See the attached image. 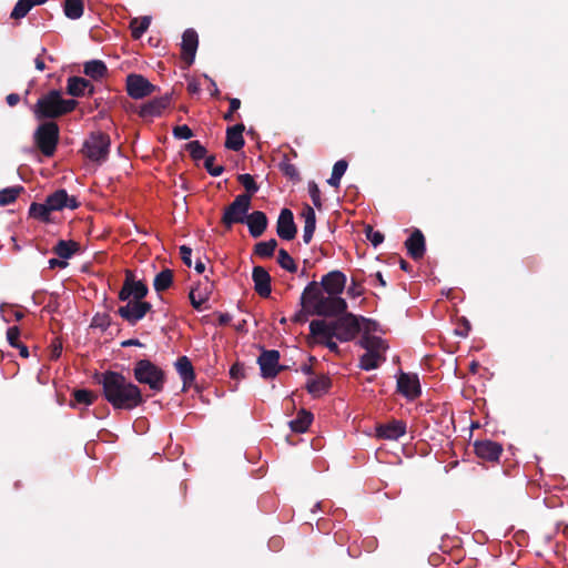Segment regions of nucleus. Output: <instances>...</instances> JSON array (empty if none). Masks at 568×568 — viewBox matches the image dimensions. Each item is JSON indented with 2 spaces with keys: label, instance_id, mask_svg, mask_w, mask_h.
Masks as SVG:
<instances>
[{
  "label": "nucleus",
  "instance_id": "3c124183",
  "mask_svg": "<svg viewBox=\"0 0 568 568\" xmlns=\"http://www.w3.org/2000/svg\"><path fill=\"white\" fill-rule=\"evenodd\" d=\"M366 239L373 244V246H378L384 241V234L379 231H375L373 226L367 225L365 227Z\"/></svg>",
  "mask_w": 568,
  "mask_h": 568
},
{
  "label": "nucleus",
  "instance_id": "bb28decb",
  "mask_svg": "<svg viewBox=\"0 0 568 568\" xmlns=\"http://www.w3.org/2000/svg\"><path fill=\"white\" fill-rule=\"evenodd\" d=\"M332 387V381L327 375H320L307 381L306 389L313 397H320Z\"/></svg>",
  "mask_w": 568,
  "mask_h": 568
},
{
  "label": "nucleus",
  "instance_id": "8fccbe9b",
  "mask_svg": "<svg viewBox=\"0 0 568 568\" xmlns=\"http://www.w3.org/2000/svg\"><path fill=\"white\" fill-rule=\"evenodd\" d=\"M111 325V317L108 313H97L91 321V327L106 331Z\"/></svg>",
  "mask_w": 568,
  "mask_h": 568
},
{
  "label": "nucleus",
  "instance_id": "473e14b6",
  "mask_svg": "<svg viewBox=\"0 0 568 568\" xmlns=\"http://www.w3.org/2000/svg\"><path fill=\"white\" fill-rule=\"evenodd\" d=\"M313 415L312 413L301 409L297 413L296 418L290 422V427L294 433H305L310 425L312 424Z\"/></svg>",
  "mask_w": 568,
  "mask_h": 568
},
{
  "label": "nucleus",
  "instance_id": "4c0bfd02",
  "mask_svg": "<svg viewBox=\"0 0 568 568\" xmlns=\"http://www.w3.org/2000/svg\"><path fill=\"white\" fill-rule=\"evenodd\" d=\"M63 11L71 20L81 18L84 11L83 0H64Z\"/></svg>",
  "mask_w": 568,
  "mask_h": 568
},
{
  "label": "nucleus",
  "instance_id": "774afa93",
  "mask_svg": "<svg viewBox=\"0 0 568 568\" xmlns=\"http://www.w3.org/2000/svg\"><path fill=\"white\" fill-rule=\"evenodd\" d=\"M361 321H363L366 325H365V329L367 332L369 331H376L377 329V323L373 320H369V318H365V317H358Z\"/></svg>",
  "mask_w": 568,
  "mask_h": 568
},
{
  "label": "nucleus",
  "instance_id": "c03bdc74",
  "mask_svg": "<svg viewBox=\"0 0 568 568\" xmlns=\"http://www.w3.org/2000/svg\"><path fill=\"white\" fill-rule=\"evenodd\" d=\"M22 191L21 185L0 190V205L6 206L13 203Z\"/></svg>",
  "mask_w": 568,
  "mask_h": 568
},
{
  "label": "nucleus",
  "instance_id": "ddd939ff",
  "mask_svg": "<svg viewBox=\"0 0 568 568\" xmlns=\"http://www.w3.org/2000/svg\"><path fill=\"white\" fill-rule=\"evenodd\" d=\"M397 392L408 399H416L420 396L422 389L418 376L402 372L397 378Z\"/></svg>",
  "mask_w": 568,
  "mask_h": 568
},
{
  "label": "nucleus",
  "instance_id": "393cba45",
  "mask_svg": "<svg viewBox=\"0 0 568 568\" xmlns=\"http://www.w3.org/2000/svg\"><path fill=\"white\" fill-rule=\"evenodd\" d=\"M67 93L72 97L94 94V85L85 78L70 77L67 83Z\"/></svg>",
  "mask_w": 568,
  "mask_h": 568
},
{
  "label": "nucleus",
  "instance_id": "72a5a7b5",
  "mask_svg": "<svg viewBox=\"0 0 568 568\" xmlns=\"http://www.w3.org/2000/svg\"><path fill=\"white\" fill-rule=\"evenodd\" d=\"M80 248L78 242L60 240L53 247V253L60 258L68 260Z\"/></svg>",
  "mask_w": 568,
  "mask_h": 568
},
{
  "label": "nucleus",
  "instance_id": "79ce46f5",
  "mask_svg": "<svg viewBox=\"0 0 568 568\" xmlns=\"http://www.w3.org/2000/svg\"><path fill=\"white\" fill-rule=\"evenodd\" d=\"M50 213L51 210L47 206V202H33L29 207V215L42 222H48L50 220Z\"/></svg>",
  "mask_w": 568,
  "mask_h": 568
},
{
  "label": "nucleus",
  "instance_id": "4468645a",
  "mask_svg": "<svg viewBox=\"0 0 568 568\" xmlns=\"http://www.w3.org/2000/svg\"><path fill=\"white\" fill-rule=\"evenodd\" d=\"M346 281V275L343 272L335 270L323 275L320 285L327 295L339 296L345 288Z\"/></svg>",
  "mask_w": 568,
  "mask_h": 568
},
{
  "label": "nucleus",
  "instance_id": "412c9836",
  "mask_svg": "<svg viewBox=\"0 0 568 568\" xmlns=\"http://www.w3.org/2000/svg\"><path fill=\"white\" fill-rule=\"evenodd\" d=\"M405 247L408 255L414 260L418 261L423 258L426 251L425 236L420 230L415 229L410 236L405 241Z\"/></svg>",
  "mask_w": 568,
  "mask_h": 568
},
{
  "label": "nucleus",
  "instance_id": "b1692460",
  "mask_svg": "<svg viewBox=\"0 0 568 568\" xmlns=\"http://www.w3.org/2000/svg\"><path fill=\"white\" fill-rule=\"evenodd\" d=\"M323 292L324 291L318 282L312 281L311 283H308L300 298L302 307L305 310H314V305H316V303H320V300L324 297Z\"/></svg>",
  "mask_w": 568,
  "mask_h": 568
},
{
  "label": "nucleus",
  "instance_id": "0e129e2a",
  "mask_svg": "<svg viewBox=\"0 0 568 568\" xmlns=\"http://www.w3.org/2000/svg\"><path fill=\"white\" fill-rule=\"evenodd\" d=\"M47 52V49L45 48H41V53L34 59V65H36V69L39 70V71H44L45 70V63H44V60L42 59V55Z\"/></svg>",
  "mask_w": 568,
  "mask_h": 568
},
{
  "label": "nucleus",
  "instance_id": "69168bd1",
  "mask_svg": "<svg viewBox=\"0 0 568 568\" xmlns=\"http://www.w3.org/2000/svg\"><path fill=\"white\" fill-rule=\"evenodd\" d=\"M61 353H62V344L61 343L52 344V349H51V355H50L51 359L57 361L61 356Z\"/></svg>",
  "mask_w": 568,
  "mask_h": 568
},
{
  "label": "nucleus",
  "instance_id": "680f3d73",
  "mask_svg": "<svg viewBox=\"0 0 568 568\" xmlns=\"http://www.w3.org/2000/svg\"><path fill=\"white\" fill-rule=\"evenodd\" d=\"M180 255H181V258H182L183 263L187 267H191V265H192V260H191L192 250H191V247H189L186 245L180 246Z\"/></svg>",
  "mask_w": 568,
  "mask_h": 568
},
{
  "label": "nucleus",
  "instance_id": "13d9d810",
  "mask_svg": "<svg viewBox=\"0 0 568 568\" xmlns=\"http://www.w3.org/2000/svg\"><path fill=\"white\" fill-rule=\"evenodd\" d=\"M364 290L361 284L356 281L355 277H352V283L347 288V295L352 298L359 297L363 294Z\"/></svg>",
  "mask_w": 568,
  "mask_h": 568
},
{
  "label": "nucleus",
  "instance_id": "1a4fd4ad",
  "mask_svg": "<svg viewBox=\"0 0 568 568\" xmlns=\"http://www.w3.org/2000/svg\"><path fill=\"white\" fill-rule=\"evenodd\" d=\"M149 293V288L142 281H136L135 275L131 270H125V278L122 288L119 292V300L136 301L143 300Z\"/></svg>",
  "mask_w": 568,
  "mask_h": 568
},
{
  "label": "nucleus",
  "instance_id": "6e6d98bb",
  "mask_svg": "<svg viewBox=\"0 0 568 568\" xmlns=\"http://www.w3.org/2000/svg\"><path fill=\"white\" fill-rule=\"evenodd\" d=\"M20 335L21 331L19 326H11L7 331V341L10 344V346L14 347L20 342Z\"/></svg>",
  "mask_w": 568,
  "mask_h": 568
},
{
  "label": "nucleus",
  "instance_id": "39448f33",
  "mask_svg": "<svg viewBox=\"0 0 568 568\" xmlns=\"http://www.w3.org/2000/svg\"><path fill=\"white\" fill-rule=\"evenodd\" d=\"M60 129L53 121H45L41 123L33 134V140L37 148L44 156H52L59 143Z\"/></svg>",
  "mask_w": 568,
  "mask_h": 568
},
{
  "label": "nucleus",
  "instance_id": "e2e57ef3",
  "mask_svg": "<svg viewBox=\"0 0 568 568\" xmlns=\"http://www.w3.org/2000/svg\"><path fill=\"white\" fill-rule=\"evenodd\" d=\"M311 312H312V308H310V310H305V308H303V307H302V310H301V311H298V312L293 316L292 321H293L294 323H300V324L305 323V322L307 321L308 315H312V314H311Z\"/></svg>",
  "mask_w": 568,
  "mask_h": 568
},
{
  "label": "nucleus",
  "instance_id": "a211bd4d",
  "mask_svg": "<svg viewBox=\"0 0 568 568\" xmlns=\"http://www.w3.org/2000/svg\"><path fill=\"white\" fill-rule=\"evenodd\" d=\"M47 206L52 211H61L65 207L75 210L79 202L74 196H69L64 189H59L45 199Z\"/></svg>",
  "mask_w": 568,
  "mask_h": 568
},
{
  "label": "nucleus",
  "instance_id": "603ef678",
  "mask_svg": "<svg viewBox=\"0 0 568 568\" xmlns=\"http://www.w3.org/2000/svg\"><path fill=\"white\" fill-rule=\"evenodd\" d=\"M215 156L209 155L205 158L204 168L212 176H220L224 172L223 165H214Z\"/></svg>",
  "mask_w": 568,
  "mask_h": 568
},
{
  "label": "nucleus",
  "instance_id": "49530a36",
  "mask_svg": "<svg viewBox=\"0 0 568 568\" xmlns=\"http://www.w3.org/2000/svg\"><path fill=\"white\" fill-rule=\"evenodd\" d=\"M281 172L293 181L300 180V173L294 164L290 162L287 154H284L283 160L278 164Z\"/></svg>",
  "mask_w": 568,
  "mask_h": 568
},
{
  "label": "nucleus",
  "instance_id": "a18cd8bd",
  "mask_svg": "<svg viewBox=\"0 0 568 568\" xmlns=\"http://www.w3.org/2000/svg\"><path fill=\"white\" fill-rule=\"evenodd\" d=\"M185 150L194 161H200L206 158V149L197 140L186 143Z\"/></svg>",
  "mask_w": 568,
  "mask_h": 568
},
{
  "label": "nucleus",
  "instance_id": "37998d69",
  "mask_svg": "<svg viewBox=\"0 0 568 568\" xmlns=\"http://www.w3.org/2000/svg\"><path fill=\"white\" fill-rule=\"evenodd\" d=\"M347 166L348 163L346 160H338L333 166L332 174L331 178L327 180V183L331 186L338 187L341 184V179L346 172Z\"/></svg>",
  "mask_w": 568,
  "mask_h": 568
},
{
  "label": "nucleus",
  "instance_id": "f8f14e48",
  "mask_svg": "<svg viewBox=\"0 0 568 568\" xmlns=\"http://www.w3.org/2000/svg\"><path fill=\"white\" fill-rule=\"evenodd\" d=\"M280 352L276 349H263L257 358L261 368V375L265 379H271L284 368L280 366Z\"/></svg>",
  "mask_w": 568,
  "mask_h": 568
},
{
  "label": "nucleus",
  "instance_id": "f3484780",
  "mask_svg": "<svg viewBox=\"0 0 568 568\" xmlns=\"http://www.w3.org/2000/svg\"><path fill=\"white\" fill-rule=\"evenodd\" d=\"M474 450L478 458L486 462H498L503 453V446L496 442L485 439L474 443Z\"/></svg>",
  "mask_w": 568,
  "mask_h": 568
},
{
  "label": "nucleus",
  "instance_id": "0eeeda50",
  "mask_svg": "<svg viewBox=\"0 0 568 568\" xmlns=\"http://www.w3.org/2000/svg\"><path fill=\"white\" fill-rule=\"evenodd\" d=\"M250 209L248 196H235L234 201L225 206L221 223L226 230H231L234 224L245 222Z\"/></svg>",
  "mask_w": 568,
  "mask_h": 568
},
{
  "label": "nucleus",
  "instance_id": "09e8293b",
  "mask_svg": "<svg viewBox=\"0 0 568 568\" xmlns=\"http://www.w3.org/2000/svg\"><path fill=\"white\" fill-rule=\"evenodd\" d=\"M29 3V0H18L16 6L13 7V10L11 11L10 17L16 20L24 18L32 9V7Z\"/></svg>",
  "mask_w": 568,
  "mask_h": 568
},
{
  "label": "nucleus",
  "instance_id": "58836bf2",
  "mask_svg": "<svg viewBox=\"0 0 568 568\" xmlns=\"http://www.w3.org/2000/svg\"><path fill=\"white\" fill-rule=\"evenodd\" d=\"M237 181L245 189V193L239 194L237 196H248V202H252V197L258 191V184L255 182L254 178L248 173H244L237 176Z\"/></svg>",
  "mask_w": 568,
  "mask_h": 568
},
{
  "label": "nucleus",
  "instance_id": "423d86ee",
  "mask_svg": "<svg viewBox=\"0 0 568 568\" xmlns=\"http://www.w3.org/2000/svg\"><path fill=\"white\" fill-rule=\"evenodd\" d=\"M111 140L106 133L92 132L84 141L81 152L92 162H104L110 153Z\"/></svg>",
  "mask_w": 568,
  "mask_h": 568
},
{
  "label": "nucleus",
  "instance_id": "bf43d9fd",
  "mask_svg": "<svg viewBox=\"0 0 568 568\" xmlns=\"http://www.w3.org/2000/svg\"><path fill=\"white\" fill-rule=\"evenodd\" d=\"M317 343L326 346L332 353L338 354L339 347L336 342L333 341L334 337H315Z\"/></svg>",
  "mask_w": 568,
  "mask_h": 568
},
{
  "label": "nucleus",
  "instance_id": "e433bc0d",
  "mask_svg": "<svg viewBox=\"0 0 568 568\" xmlns=\"http://www.w3.org/2000/svg\"><path fill=\"white\" fill-rule=\"evenodd\" d=\"M151 24V18L145 16L134 18L130 21L131 36L134 40L140 39Z\"/></svg>",
  "mask_w": 568,
  "mask_h": 568
},
{
  "label": "nucleus",
  "instance_id": "c756f323",
  "mask_svg": "<svg viewBox=\"0 0 568 568\" xmlns=\"http://www.w3.org/2000/svg\"><path fill=\"white\" fill-rule=\"evenodd\" d=\"M83 72L92 80L99 81L108 75V68L102 60H90L83 64Z\"/></svg>",
  "mask_w": 568,
  "mask_h": 568
},
{
  "label": "nucleus",
  "instance_id": "f704fd0d",
  "mask_svg": "<svg viewBox=\"0 0 568 568\" xmlns=\"http://www.w3.org/2000/svg\"><path fill=\"white\" fill-rule=\"evenodd\" d=\"M174 274L170 268H164L158 273L153 281L154 290L160 293L169 290L173 284Z\"/></svg>",
  "mask_w": 568,
  "mask_h": 568
},
{
  "label": "nucleus",
  "instance_id": "cd10ccee",
  "mask_svg": "<svg viewBox=\"0 0 568 568\" xmlns=\"http://www.w3.org/2000/svg\"><path fill=\"white\" fill-rule=\"evenodd\" d=\"M205 287L203 290H201L199 285L192 288L189 294L191 305L197 311H200L202 304L209 300V296L213 290V283H210L207 277H205Z\"/></svg>",
  "mask_w": 568,
  "mask_h": 568
},
{
  "label": "nucleus",
  "instance_id": "7c9ffc66",
  "mask_svg": "<svg viewBox=\"0 0 568 568\" xmlns=\"http://www.w3.org/2000/svg\"><path fill=\"white\" fill-rule=\"evenodd\" d=\"M302 216L304 217V231H303V241L308 244L314 235L316 229V215L313 207L310 205H305L302 212Z\"/></svg>",
  "mask_w": 568,
  "mask_h": 568
},
{
  "label": "nucleus",
  "instance_id": "864d4df0",
  "mask_svg": "<svg viewBox=\"0 0 568 568\" xmlns=\"http://www.w3.org/2000/svg\"><path fill=\"white\" fill-rule=\"evenodd\" d=\"M308 192H310V196L312 199L313 204L317 209L321 210L322 209L321 191H320L318 185L314 181L308 183Z\"/></svg>",
  "mask_w": 568,
  "mask_h": 568
},
{
  "label": "nucleus",
  "instance_id": "6ab92c4d",
  "mask_svg": "<svg viewBox=\"0 0 568 568\" xmlns=\"http://www.w3.org/2000/svg\"><path fill=\"white\" fill-rule=\"evenodd\" d=\"M199 45V37L195 30L187 29L183 32L181 43V59L191 65L194 62Z\"/></svg>",
  "mask_w": 568,
  "mask_h": 568
},
{
  "label": "nucleus",
  "instance_id": "6e6552de",
  "mask_svg": "<svg viewBox=\"0 0 568 568\" xmlns=\"http://www.w3.org/2000/svg\"><path fill=\"white\" fill-rule=\"evenodd\" d=\"M347 310V303L344 298L335 295H327L314 305L311 314L322 317H337Z\"/></svg>",
  "mask_w": 568,
  "mask_h": 568
},
{
  "label": "nucleus",
  "instance_id": "aec40b11",
  "mask_svg": "<svg viewBox=\"0 0 568 568\" xmlns=\"http://www.w3.org/2000/svg\"><path fill=\"white\" fill-rule=\"evenodd\" d=\"M406 434V423L398 419H393L386 424L376 426V437L386 440H397Z\"/></svg>",
  "mask_w": 568,
  "mask_h": 568
},
{
  "label": "nucleus",
  "instance_id": "a19ab883",
  "mask_svg": "<svg viewBox=\"0 0 568 568\" xmlns=\"http://www.w3.org/2000/svg\"><path fill=\"white\" fill-rule=\"evenodd\" d=\"M98 398V395L89 389H75L73 392V402L71 406H75L77 404H82L85 406L92 405Z\"/></svg>",
  "mask_w": 568,
  "mask_h": 568
},
{
  "label": "nucleus",
  "instance_id": "052dcab7",
  "mask_svg": "<svg viewBox=\"0 0 568 568\" xmlns=\"http://www.w3.org/2000/svg\"><path fill=\"white\" fill-rule=\"evenodd\" d=\"M230 376L233 379L245 378V367L241 363H235L230 369Z\"/></svg>",
  "mask_w": 568,
  "mask_h": 568
},
{
  "label": "nucleus",
  "instance_id": "dca6fc26",
  "mask_svg": "<svg viewBox=\"0 0 568 568\" xmlns=\"http://www.w3.org/2000/svg\"><path fill=\"white\" fill-rule=\"evenodd\" d=\"M276 233L278 237L285 241H291L295 239L297 233L296 224L294 223V215L290 209H282L280 212L277 223H276Z\"/></svg>",
  "mask_w": 568,
  "mask_h": 568
},
{
  "label": "nucleus",
  "instance_id": "de8ad7c7",
  "mask_svg": "<svg viewBox=\"0 0 568 568\" xmlns=\"http://www.w3.org/2000/svg\"><path fill=\"white\" fill-rule=\"evenodd\" d=\"M277 263L282 268L286 270L287 272L295 273L297 271V265L295 261L284 248H281L278 251Z\"/></svg>",
  "mask_w": 568,
  "mask_h": 568
},
{
  "label": "nucleus",
  "instance_id": "338daca9",
  "mask_svg": "<svg viewBox=\"0 0 568 568\" xmlns=\"http://www.w3.org/2000/svg\"><path fill=\"white\" fill-rule=\"evenodd\" d=\"M6 101L10 106H16L20 102V95L18 93H10L7 95Z\"/></svg>",
  "mask_w": 568,
  "mask_h": 568
},
{
  "label": "nucleus",
  "instance_id": "4d7b16f0",
  "mask_svg": "<svg viewBox=\"0 0 568 568\" xmlns=\"http://www.w3.org/2000/svg\"><path fill=\"white\" fill-rule=\"evenodd\" d=\"M230 108L229 111L223 115V119L227 122L234 120V112L241 108V100L237 98H229Z\"/></svg>",
  "mask_w": 568,
  "mask_h": 568
},
{
  "label": "nucleus",
  "instance_id": "ea45409f",
  "mask_svg": "<svg viewBox=\"0 0 568 568\" xmlns=\"http://www.w3.org/2000/svg\"><path fill=\"white\" fill-rule=\"evenodd\" d=\"M277 247V241L271 239L268 241L258 242L254 246V253L262 258H270L273 256Z\"/></svg>",
  "mask_w": 568,
  "mask_h": 568
},
{
  "label": "nucleus",
  "instance_id": "5701e85b",
  "mask_svg": "<svg viewBox=\"0 0 568 568\" xmlns=\"http://www.w3.org/2000/svg\"><path fill=\"white\" fill-rule=\"evenodd\" d=\"M244 223L247 225L251 236L257 239L266 231L268 220L264 212L253 211L247 214Z\"/></svg>",
  "mask_w": 568,
  "mask_h": 568
},
{
  "label": "nucleus",
  "instance_id": "c85d7f7f",
  "mask_svg": "<svg viewBox=\"0 0 568 568\" xmlns=\"http://www.w3.org/2000/svg\"><path fill=\"white\" fill-rule=\"evenodd\" d=\"M175 368H176L180 377L183 381L184 387L191 385L194 382L195 373H194L193 365H192L191 361L189 359V357H186V356L179 357L175 363Z\"/></svg>",
  "mask_w": 568,
  "mask_h": 568
},
{
  "label": "nucleus",
  "instance_id": "4be33fe9",
  "mask_svg": "<svg viewBox=\"0 0 568 568\" xmlns=\"http://www.w3.org/2000/svg\"><path fill=\"white\" fill-rule=\"evenodd\" d=\"M254 290L261 297H268L272 292L271 275L262 266H254L252 271Z\"/></svg>",
  "mask_w": 568,
  "mask_h": 568
},
{
  "label": "nucleus",
  "instance_id": "9b49d317",
  "mask_svg": "<svg viewBox=\"0 0 568 568\" xmlns=\"http://www.w3.org/2000/svg\"><path fill=\"white\" fill-rule=\"evenodd\" d=\"M125 84L128 95L134 100L149 97L156 89L146 78L136 73L129 74Z\"/></svg>",
  "mask_w": 568,
  "mask_h": 568
},
{
  "label": "nucleus",
  "instance_id": "a878e982",
  "mask_svg": "<svg viewBox=\"0 0 568 568\" xmlns=\"http://www.w3.org/2000/svg\"><path fill=\"white\" fill-rule=\"evenodd\" d=\"M245 126L243 123L235 124L233 126H229L226 129V139H225V148L232 151H240L244 144L243 132Z\"/></svg>",
  "mask_w": 568,
  "mask_h": 568
},
{
  "label": "nucleus",
  "instance_id": "20e7f679",
  "mask_svg": "<svg viewBox=\"0 0 568 568\" xmlns=\"http://www.w3.org/2000/svg\"><path fill=\"white\" fill-rule=\"evenodd\" d=\"M133 376L140 384L148 385L152 390L162 392L165 384V373L149 359H139L133 368Z\"/></svg>",
  "mask_w": 568,
  "mask_h": 568
},
{
  "label": "nucleus",
  "instance_id": "2f4dec72",
  "mask_svg": "<svg viewBox=\"0 0 568 568\" xmlns=\"http://www.w3.org/2000/svg\"><path fill=\"white\" fill-rule=\"evenodd\" d=\"M359 345L366 349V352L383 354L387 349V345L385 341L378 336L367 335L365 334L361 341Z\"/></svg>",
  "mask_w": 568,
  "mask_h": 568
},
{
  "label": "nucleus",
  "instance_id": "2eb2a0df",
  "mask_svg": "<svg viewBox=\"0 0 568 568\" xmlns=\"http://www.w3.org/2000/svg\"><path fill=\"white\" fill-rule=\"evenodd\" d=\"M172 95L165 93L162 97L154 98L146 103L142 104L138 111V114L143 119H152L160 116L165 109L171 104Z\"/></svg>",
  "mask_w": 568,
  "mask_h": 568
},
{
  "label": "nucleus",
  "instance_id": "5fc2aeb1",
  "mask_svg": "<svg viewBox=\"0 0 568 568\" xmlns=\"http://www.w3.org/2000/svg\"><path fill=\"white\" fill-rule=\"evenodd\" d=\"M173 136L180 140H189L193 136V131L186 125H178L173 128Z\"/></svg>",
  "mask_w": 568,
  "mask_h": 568
},
{
  "label": "nucleus",
  "instance_id": "c9c22d12",
  "mask_svg": "<svg viewBox=\"0 0 568 568\" xmlns=\"http://www.w3.org/2000/svg\"><path fill=\"white\" fill-rule=\"evenodd\" d=\"M386 358L383 354L366 352L359 357V368L364 371L376 369Z\"/></svg>",
  "mask_w": 568,
  "mask_h": 568
},
{
  "label": "nucleus",
  "instance_id": "7ed1b4c3",
  "mask_svg": "<svg viewBox=\"0 0 568 568\" xmlns=\"http://www.w3.org/2000/svg\"><path fill=\"white\" fill-rule=\"evenodd\" d=\"M78 105L73 99L65 100L59 90H50L42 94L33 105V114L38 120L58 119L72 112Z\"/></svg>",
  "mask_w": 568,
  "mask_h": 568
},
{
  "label": "nucleus",
  "instance_id": "f03ea898",
  "mask_svg": "<svg viewBox=\"0 0 568 568\" xmlns=\"http://www.w3.org/2000/svg\"><path fill=\"white\" fill-rule=\"evenodd\" d=\"M361 331L359 318L345 312L333 321L313 320L310 323L312 337H335L339 342L353 341Z\"/></svg>",
  "mask_w": 568,
  "mask_h": 568
},
{
  "label": "nucleus",
  "instance_id": "9d476101",
  "mask_svg": "<svg viewBox=\"0 0 568 568\" xmlns=\"http://www.w3.org/2000/svg\"><path fill=\"white\" fill-rule=\"evenodd\" d=\"M152 305L143 300L128 301L126 305L119 307L118 314L131 325H135L141 321L150 311Z\"/></svg>",
  "mask_w": 568,
  "mask_h": 568
},
{
  "label": "nucleus",
  "instance_id": "f257e3e1",
  "mask_svg": "<svg viewBox=\"0 0 568 568\" xmlns=\"http://www.w3.org/2000/svg\"><path fill=\"white\" fill-rule=\"evenodd\" d=\"M99 383L103 397L114 409L132 410L145 402L140 387L119 372L102 373Z\"/></svg>",
  "mask_w": 568,
  "mask_h": 568
}]
</instances>
